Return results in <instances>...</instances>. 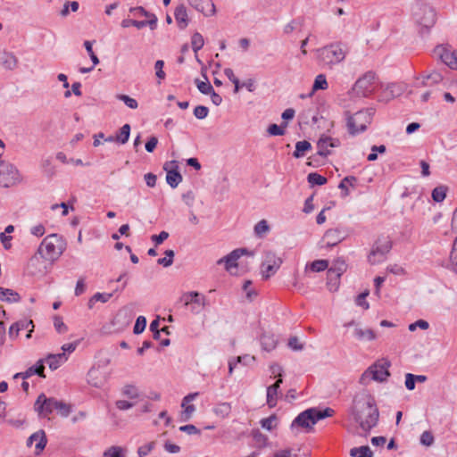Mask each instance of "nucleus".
I'll return each mask as SVG.
<instances>
[{"label": "nucleus", "mask_w": 457, "mask_h": 457, "mask_svg": "<svg viewBox=\"0 0 457 457\" xmlns=\"http://www.w3.org/2000/svg\"><path fill=\"white\" fill-rule=\"evenodd\" d=\"M351 414L360 428L366 432L377 426L379 411L375 398L370 394L356 395L353 399Z\"/></svg>", "instance_id": "1"}, {"label": "nucleus", "mask_w": 457, "mask_h": 457, "mask_svg": "<svg viewBox=\"0 0 457 457\" xmlns=\"http://www.w3.org/2000/svg\"><path fill=\"white\" fill-rule=\"evenodd\" d=\"M65 247L66 243L61 236L51 234L43 239L37 253L46 261L54 262L62 254Z\"/></svg>", "instance_id": "2"}, {"label": "nucleus", "mask_w": 457, "mask_h": 457, "mask_svg": "<svg viewBox=\"0 0 457 457\" xmlns=\"http://www.w3.org/2000/svg\"><path fill=\"white\" fill-rule=\"evenodd\" d=\"M345 114L346 116V127L348 133L354 137L366 131L367 124L371 122L372 117L375 114V109H362L356 112L354 114H351L349 111H346Z\"/></svg>", "instance_id": "3"}, {"label": "nucleus", "mask_w": 457, "mask_h": 457, "mask_svg": "<svg viewBox=\"0 0 457 457\" xmlns=\"http://www.w3.org/2000/svg\"><path fill=\"white\" fill-rule=\"evenodd\" d=\"M436 12L427 4H418L413 11V18L417 25L420 27L419 33L421 37L428 35L431 28L436 23Z\"/></svg>", "instance_id": "4"}, {"label": "nucleus", "mask_w": 457, "mask_h": 457, "mask_svg": "<svg viewBox=\"0 0 457 457\" xmlns=\"http://www.w3.org/2000/svg\"><path fill=\"white\" fill-rule=\"evenodd\" d=\"M317 52L319 61L330 68L345 58V51L340 42L325 46L318 49Z\"/></svg>", "instance_id": "5"}, {"label": "nucleus", "mask_w": 457, "mask_h": 457, "mask_svg": "<svg viewBox=\"0 0 457 457\" xmlns=\"http://www.w3.org/2000/svg\"><path fill=\"white\" fill-rule=\"evenodd\" d=\"M393 242L388 237L380 236L374 242L368 255V262L371 265L382 262L386 255L391 251Z\"/></svg>", "instance_id": "6"}, {"label": "nucleus", "mask_w": 457, "mask_h": 457, "mask_svg": "<svg viewBox=\"0 0 457 457\" xmlns=\"http://www.w3.org/2000/svg\"><path fill=\"white\" fill-rule=\"evenodd\" d=\"M376 73L367 71L359 78L352 87L351 94L357 97H369L375 91Z\"/></svg>", "instance_id": "7"}, {"label": "nucleus", "mask_w": 457, "mask_h": 457, "mask_svg": "<svg viewBox=\"0 0 457 457\" xmlns=\"http://www.w3.org/2000/svg\"><path fill=\"white\" fill-rule=\"evenodd\" d=\"M317 423L314 408H309L300 412L290 425L291 430L295 428H303L306 432L313 430V426Z\"/></svg>", "instance_id": "8"}, {"label": "nucleus", "mask_w": 457, "mask_h": 457, "mask_svg": "<svg viewBox=\"0 0 457 457\" xmlns=\"http://www.w3.org/2000/svg\"><path fill=\"white\" fill-rule=\"evenodd\" d=\"M282 262V259L278 257L274 252L266 251L261 266L262 278L267 280L273 276L280 268Z\"/></svg>", "instance_id": "9"}, {"label": "nucleus", "mask_w": 457, "mask_h": 457, "mask_svg": "<svg viewBox=\"0 0 457 457\" xmlns=\"http://www.w3.org/2000/svg\"><path fill=\"white\" fill-rule=\"evenodd\" d=\"M21 181L19 170L11 162H7L0 169V186L10 187Z\"/></svg>", "instance_id": "10"}, {"label": "nucleus", "mask_w": 457, "mask_h": 457, "mask_svg": "<svg viewBox=\"0 0 457 457\" xmlns=\"http://www.w3.org/2000/svg\"><path fill=\"white\" fill-rule=\"evenodd\" d=\"M56 408V398L47 397L41 393L34 403V411L39 418H46L52 414Z\"/></svg>", "instance_id": "11"}, {"label": "nucleus", "mask_w": 457, "mask_h": 457, "mask_svg": "<svg viewBox=\"0 0 457 457\" xmlns=\"http://www.w3.org/2000/svg\"><path fill=\"white\" fill-rule=\"evenodd\" d=\"M253 252L249 251L247 248H237L230 252L228 254L225 255L223 258L220 259L217 263H225V270L228 272H231L232 268H237L238 266L237 260L242 255H249L253 256Z\"/></svg>", "instance_id": "12"}, {"label": "nucleus", "mask_w": 457, "mask_h": 457, "mask_svg": "<svg viewBox=\"0 0 457 457\" xmlns=\"http://www.w3.org/2000/svg\"><path fill=\"white\" fill-rule=\"evenodd\" d=\"M390 366L391 362L386 359H382L374 362L370 365V368L374 369L372 370L371 379L378 382L386 381L387 378L390 376L388 370Z\"/></svg>", "instance_id": "13"}, {"label": "nucleus", "mask_w": 457, "mask_h": 457, "mask_svg": "<svg viewBox=\"0 0 457 457\" xmlns=\"http://www.w3.org/2000/svg\"><path fill=\"white\" fill-rule=\"evenodd\" d=\"M434 53L444 64L452 70H457V54L454 51L443 46H437Z\"/></svg>", "instance_id": "14"}, {"label": "nucleus", "mask_w": 457, "mask_h": 457, "mask_svg": "<svg viewBox=\"0 0 457 457\" xmlns=\"http://www.w3.org/2000/svg\"><path fill=\"white\" fill-rule=\"evenodd\" d=\"M348 234L343 228H336L328 229L323 237L326 240V247L332 248L341 243L347 237Z\"/></svg>", "instance_id": "15"}, {"label": "nucleus", "mask_w": 457, "mask_h": 457, "mask_svg": "<svg viewBox=\"0 0 457 457\" xmlns=\"http://www.w3.org/2000/svg\"><path fill=\"white\" fill-rule=\"evenodd\" d=\"M37 440H38V442L35 445V455L38 456L42 453L47 445V437L43 429H39L29 436L27 439L26 445L29 447L32 445L33 442Z\"/></svg>", "instance_id": "16"}, {"label": "nucleus", "mask_w": 457, "mask_h": 457, "mask_svg": "<svg viewBox=\"0 0 457 457\" xmlns=\"http://www.w3.org/2000/svg\"><path fill=\"white\" fill-rule=\"evenodd\" d=\"M32 375H37L38 377L43 378H46L45 360L44 359H39L36 362L35 365L29 367L24 372H18V373L14 374L13 378L17 379V378H21L22 379H27V378H30Z\"/></svg>", "instance_id": "17"}, {"label": "nucleus", "mask_w": 457, "mask_h": 457, "mask_svg": "<svg viewBox=\"0 0 457 457\" xmlns=\"http://www.w3.org/2000/svg\"><path fill=\"white\" fill-rule=\"evenodd\" d=\"M171 164H173V168L169 170L167 169L168 163H165L164 170L167 171L166 173V182L171 188H176L179 184L182 181L183 178L180 172L179 171V165L177 161H171Z\"/></svg>", "instance_id": "18"}, {"label": "nucleus", "mask_w": 457, "mask_h": 457, "mask_svg": "<svg viewBox=\"0 0 457 457\" xmlns=\"http://www.w3.org/2000/svg\"><path fill=\"white\" fill-rule=\"evenodd\" d=\"M188 3L205 16H212L215 13V6L212 0H188Z\"/></svg>", "instance_id": "19"}, {"label": "nucleus", "mask_w": 457, "mask_h": 457, "mask_svg": "<svg viewBox=\"0 0 457 457\" xmlns=\"http://www.w3.org/2000/svg\"><path fill=\"white\" fill-rule=\"evenodd\" d=\"M325 143H328V146L332 147V148L339 147L341 145V141L338 138L322 135L317 142V147L319 149L318 154H320L322 157H327L329 154H331V153H332V152H323V145Z\"/></svg>", "instance_id": "20"}, {"label": "nucleus", "mask_w": 457, "mask_h": 457, "mask_svg": "<svg viewBox=\"0 0 457 457\" xmlns=\"http://www.w3.org/2000/svg\"><path fill=\"white\" fill-rule=\"evenodd\" d=\"M346 269L347 264L345 260L341 258L335 260L332 266L328 269V273H329L330 276H335V285L337 284V280H339L340 277L346 271Z\"/></svg>", "instance_id": "21"}, {"label": "nucleus", "mask_w": 457, "mask_h": 457, "mask_svg": "<svg viewBox=\"0 0 457 457\" xmlns=\"http://www.w3.org/2000/svg\"><path fill=\"white\" fill-rule=\"evenodd\" d=\"M44 360L47 362L50 370H55L68 360V356L64 353H49Z\"/></svg>", "instance_id": "22"}, {"label": "nucleus", "mask_w": 457, "mask_h": 457, "mask_svg": "<svg viewBox=\"0 0 457 457\" xmlns=\"http://www.w3.org/2000/svg\"><path fill=\"white\" fill-rule=\"evenodd\" d=\"M174 17L180 29H185L187 27L189 20L184 4H179L176 7Z\"/></svg>", "instance_id": "23"}, {"label": "nucleus", "mask_w": 457, "mask_h": 457, "mask_svg": "<svg viewBox=\"0 0 457 457\" xmlns=\"http://www.w3.org/2000/svg\"><path fill=\"white\" fill-rule=\"evenodd\" d=\"M18 60L16 56L7 51L0 52V65H2L6 70H13L17 66Z\"/></svg>", "instance_id": "24"}, {"label": "nucleus", "mask_w": 457, "mask_h": 457, "mask_svg": "<svg viewBox=\"0 0 457 457\" xmlns=\"http://www.w3.org/2000/svg\"><path fill=\"white\" fill-rule=\"evenodd\" d=\"M180 300L184 301L185 305H188L191 303L201 304L203 306L205 305V297L201 295L197 291H191L184 294Z\"/></svg>", "instance_id": "25"}, {"label": "nucleus", "mask_w": 457, "mask_h": 457, "mask_svg": "<svg viewBox=\"0 0 457 457\" xmlns=\"http://www.w3.org/2000/svg\"><path fill=\"white\" fill-rule=\"evenodd\" d=\"M262 348L264 351L270 352L277 346L278 340L273 334L263 333L260 338Z\"/></svg>", "instance_id": "26"}, {"label": "nucleus", "mask_w": 457, "mask_h": 457, "mask_svg": "<svg viewBox=\"0 0 457 457\" xmlns=\"http://www.w3.org/2000/svg\"><path fill=\"white\" fill-rule=\"evenodd\" d=\"M0 300L7 303H18L21 295L14 290L0 287Z\"/></svg>", "instance_id": "27"}, {"label": "nucleus", "mask_w": 457, "mask_h": 457, "mask_svg": "<svg viewBox=\"0 0 457 457\" xmlns=\"http://www.w3.org/2000/svg\"><path fill=\"white\" fill-rule=\"evenodd\" d=\"M312 144L307 140L298 141L295 144V149L293 152V156L296 159L302 158L305 154L312 150Z\"/></svg>", "instance_id": "28"}, {"label": "nucleus", "mask_w": 457, "mask_h": 457, "mask_svg": "<svg viewBox=\"0 0 457 457\" xmlns=\"http://www.w3.org/2000/svg\"><path fill=\"white\" fill-rule=\"evenodd\" d=\"M130 125L126 123L124 124L116 133L115 135V140L117 143L124 145L126 144L130 136Z\"/></svg>", "instance_id": "29"}, {"label": "nucleus", "mask_w": 457, "mask_h": 457, "mask_svg": "<svg viewBox=\"0 0 457 457\" xmlns=\"http://www.w3.org/2000/svg\"><path fill=\"white\" fill-rule=\"evenodd\" d=\"M255 359L253 356L249 354H245L243 356H237L234 360H230L228 361V373L231 375L233 373L234 369L236 368L237 363H243L244 365H247L250 361H253Z\"/></svg>", "instance_id": "30"}, {"label": "nucleus", "mask_w": 457, "mask_h": 457, "mask_svg": "<svg viewBox=\"0 0 457 457\" xmlns=\"http://www.w3.org/2000/svg\"><path fill=\"white\" fill-rule=\"evenodd\" d=\"M384 94L386 95V101H388L389 99L400 96L403 94V87L395 83L389 84Z\"/></svg>", "instance_id": "31"}, {"label": "nucleus", "mask_w": 457, "mask_h": 457, "mask_svg": "<svg viewBox=\"0 0 457 457\" xmlns=\"http://www.w3.org/2000/svg\"><path fill=\"white\" fill-rule=\"evenodd\" d=\"M278 392V385H270L267 387V405L274 408L277 405V395Z\"/></svg>", "instance_id": "32"}, {"label": "nucleus", "mask_w": 457, "mask_h": 457, "mask_svg": "<svg viewBox=\"0 0 457 457\" xmlns=\"http://www.w3.org/2000/svg\"><path fill=\"white\" fill-rule=\"evenodd\" d=\"M448 191V187L444 185H440L436 187L431 193V197L436 203H442Z\"/></svg>", "instance_id": "33"}, {"label": "nucleus", "mask_w": 457, "mask_h": 457, "mask_svg": "<svg viewBox=\"0 0 457 457\" xmlns=\"http://www.w3.org/2000/svg\"><path fill=\"white\" fill-rule=\"evenodd\" d=\"M354 337L359 340L367 339L369 341L374 340L376 338L375 332L370 329H362L361 328H356L353 332Z\"/></svg>", "instance_id": "34"}, {"label": "nucleus", "mask_w": 457, "mask_h": 457, "mask_svg": "<svg viewBox=\"0 0 457 457\" xmlns=\"http://www.w3.org/2000/svg\"><path fill=\"white\" fill-rule=\"evenodd\" d=\"M357 182V178L354 176H346L339 183L338 188L342 190V197L349 195V189L345 187V183H348L351 187H354V184Z\"/></svg>", "instance_id": "35"}, {"label": "nucleus", "mask_w": 457, "mask_h": 457, "mask_svg": "<svg viewBox=\"0 0 457 457\" xmlns=\"http://www.w3.org/2000/svg\"><path fill=\"white\" fill-rule=\"evenodd\" d=\"M350 455L352 457H373V452L370 446L362 445L360 447H353L350 450Z\"/></svg>", "instance_id": "36"}, {"label": "nucleus", "mask_w": 457, "mask_h": 457, "mask_svg": "<svg viewBox=\"0 0 457 457\" xmlns=\"http://www.w3.org/2000/svg\"><path fill=\"white\" fill-rule=\"evenodd\" d=\"M287 127V122L283 121L281 125L271 123L267 128V132L270 136H283L286 133L285 129Z\"/></svg>", "instance_id": "37"}, {"label": "nucleus", "mask_w": 457, "mask_h": 457, "mask_svg": "<svg viewBox=\"0 0 457 457\" xmlns=\"http://www.w3.org/2000/svg\"><path fill=\"white\" fill-rule=\"evenodd\" d=\"M157 21H158V19H157L156 15H153L152 19H147V20H144V21L134 20L133 26L138 29H143L146 26H149L150 29L154 30L157 27Z\"/></svg>", "instance_id": "38"}, {"label": "nucleus", "mask_w": 457, "mask_h": 457, "mask_svg": "<svg viewBox=\"0 0 457 457\" xmlns=\"http://www.w3.org/2000/svg\"><path fill=\"white\" fill-rule=\"evenodd\" d=\"M306 269H309L312 272H320L327 269H328V260H315L312 262L310 264L306 266Z\"/></svg>", "instance_id": "39"}, {"label": "nucleus", "mask_w": 457, "mask_h": 457, "mask_svg": "<svg viewBox=\"0 0 457 457\" xmlns=\"http://www.w3.org/2000/svg\"><path fill=\"white\" fill-rule=\"evenodd\" d=\"M307 181L311 185V187H314L325 185L328 182V179L326 177L317 172H311L307 176Z\"/></svg>", "instance_id": "40"}, {"label": "nucleus", "mask_w": 457, "mask_h": 457, "mask_svg": "<svg viewBox=\"0 0 457 457\" xmlns=\"http://www.w3.org/2000/svg\"><path fill=\"white\" fill-rule=\"evenodd\" d=\"M231 411V405L229 403H220L213 408V412L221 418H226Z\"/></svg>", "instance_id": "41"}, {"label": "nucleus", "mask_w": 457, "mask_h": 457, "mask_svg": "<svg viewBox=\"0 0 457 457\" xmlns=\"http://www.w3.org/2000/svg\"><path fill=\"white\" fill-rule=\"evenodd\" d=\"M442 80H443L442 74L440 72L434 71L431 73H429L426 76H423L422 83L425 86H431L433 84H437Z\"/></svg>", "instance_id": "42"}, {"label": "nucleus", "mask_w": 457, "mask_h": 457, "mask_svg": "<svg viewBox=\"0 0 457 457\" xmlns=\"http://www.w3.org/2000/svg\"><path fill=\"white\" fill-rule=\"evenodd\" d=\"M125 452L123 447L112 445L104 452L103 457H125Z\"/></svg>", "instance_id": "43"}, {"label": "nucleus", "mask_w": 457, "mask_h": 457, "mask_svg": "<svg viewBox=\"0 0 457 457\" xmlns=\"http://www.w3.org/2000/svg\"><path fill=\"white\" fill-rule=\"evenodd\" d=\"M270 228L266 220L258 221L254 226V234L257 237L262 238L266 233L270 231Z\"/></svg>", "instance_id": "44"}, {"label": "nucleus", "mask_w": 457, "mask_h": 457, "mask_svg": "<svg viewBox=\"0 0 457 457\" xmlns=\"http://www.w3.org/2000/svg\"><path fill=\"white\" fill-rule=\"evenodd\" d=\"M328 88V82L326 76L324 74H319L316 76L313 85H312V92L310 94V96L312 95L313 92L317 90H325Z\"/></svg>", "instance_id": "45"}, {"label": "nucleus", "mask_w": 457, "mask_h": 457, "mask_svg": "<svg viewBox=\"0 0 457 457\" xmlns=\"http://www.w3.org/2000/svg\"><path fill=\"white\" fill-rule=\"evenodd\" d=\"M191 45L194 52L197 54L199 50H201L204 45V40L203 36L199 32H195L191 37Z\"/></svg>", "instance_id": "46"}, {"label": "nucleus", "mask_w": 457, "mask_h": 457, "mask_svg": "<svg viewBox=\"0 0 457 457\" xmlns=\"http://www.w3.org/2000/svg\"><path fill=\"white\" fill-rule=\"evenodd\" d=\"M313 408L317 422L326 418L331 417L335 413V411L329 407H326L325 409H319L317 407Z\"/></svg>", "instance_id": "47"}, {"label": "nucleus", "mask_w": 457, "mask_h": 457, "mask_svg": "<svg viewBox=\"0 0 457 457\" xmlns=\"http://www.w3.org/2000/svg\"><path fill=\"white\" fill-rule=\"evenodd\" d=\"M195 84L197 87V89L203 94V95H209L212 92L213 87L207 79L206 81H202L199 79H195Z\"/></svg>", "instance_id": "48"}, {"label": "nucleus", "mask_w": 457, "mask_h": 457, "mask_svg": "<svg viewBox=\"0 0 457 457\" xmlns=\"http://www.w3.org/2000/svg\"><path fill=\"white\" fill-rule=\"evenodd\" d=\"M122 395L129 399H137L139 397V392L136 386L128 384L122 388Z\"/></svg>", "instance_id": "49"}, {"label": "nucleus", "mask_w": 457, "mask_h": 457, "mask_svg": "<svg viewBox=\"0 0 457 457\" xmlns=\"http://www.w3.org/2000/svg\"><path fill=\"white\" fill-rule=\"evenodd\" d=\"M55 410L62 417L67 418L71 412V405L56 399Z\"/></svg>", "instance_id": "50"}, {"label": "nucleus", "mask_w": 457, "mask_h": 457, "mask_svg": "<svg viewBox=\"0 0 457 457\" xmlns=\"http://www.w3.org/2000/svg\"><path fill=\"white\" fill-rule=\"evenodd\" d=\"M165 257L160 258L157 260V263L162 265L163 267H170L173 263V258L175 253L171 249H168L164 252Z\"/></svg>", "instance_id": "51"}, {"label": "nucleus", "mask_w": 457, "mask_h": 457, "mask_svg": "<svg viewBox=\"0 0 457 457\" xmlns=\"http://www.w3.org/2000/svg\"><path fill=\"white\" fill-rule=\"evenodd\" d=\"M146 319L145 316H138L136 320L134 328H133V333L135 335H140L143 333L146 327Z\"/></svg>", "instance_id": "52"}, {"label": "nucleus", "mask_w": 457, "mask_h": 457, "mask_svg": "<svg viewBox=\"0 0 457 457\" xmlns=\"http://www.w3.org/2000/svg\"><path fill=\"white\" fill-rule=\"evenodd\" d=\"M41 166H42L44 173L48 178H52L54 175L55 170H54V167L52 164V159L51 158H47V159L43 160L42 163H41Z\"/></svg>", "instance_id": "53"}, {"label": "nucleus", "mask_w": 457, "mask_h": 457, "mask_svg": "<svg viewBox=\"0 0 457 457\" xmlns=\"http://www.w3.org/2000/svg\"><path fill=\"white\" fill-rule=\"evenodd\" d=\"M277 420V415L271 414L270 417L262 419L260 423L262 428L271 431L276 427V425H274L273 422L276 421Z\"/></svg>", "instance_id": "54"}, {"label": "nucleus", "mask_w": 457, "mask_h": 457, "mask_svg": "<svg viewBox=\"0 0 457 457\" xmlns=\"http://www.w3.org/2000/svg\"><path fill=\"white\" fill-rule=\"evenodd\" d=\"M84 46L90 57L94 66H96L100 62V61H99V58L97 57V55L93 51V42L86 40V41H84Z\"/></svg>", "instance_id": "55"}, {"label": "nucleus", "mask_w": 457, "mask_h": 457, "mask_svg": "<svg viewBox=\"0 0 457 457\" xmlns=\"http://www.w3.org/2000/svg\"><path fill=\"white\" fill-rule=\"evenodd\" d=\"M369 294L370 292L368 290L359 294L355 298L356 305L362 307L364 310H368L370 308V303L367 302L366 298Z\"/></svg>", "instance_id": "56"}, {"label": "nucleus", "mask_w": 457, "mask_h": 457, "mask_svg": "<svg viewBox=\"0 0 457 457\" xmlns=\"http://www.w3.org/2000/svg\"><path fill=\"white\" fill-rule=\"evenodd\" d=\"M117 98L130 109H137L138 106L137 101L128 95H117Z\"/></svg>", "instance_id": "57"}, {"label": "nucleus", "mask_w": 457, "mask_h": 457, "mask_svg": "<svg viewBox=\"0 0 457 457\" xmlns=\"http://www.w3.org/2000/svg\"><path fill=\"white\" fill-rule=\"evenodd\" d=\"M164 62L162 60H157L154 63L155 76L159 79V83L161 80H163L166 78V73L163 71Z\"/></svg>", "instance_id": "58"}, {"label": "nucleus", "mask_w": 457, "mask_h": 457, "mask_svg": "<svg viewBox=\"0 0 457 457\" xmlns=\"http://www.w3.org/2000/svg\"><path fill=\"white\" fill-rule=\"evenodd\" d=\"M154 447H155V443L154 441L150 442L148 444H145L142 446H139L137 449V455L139 457H145L154 449Z\"/></svg>", "instance_id": "59"}, {"label": "nucleus", "mask_w": 457, "mask_h": 457, "mask_svg": "<svg viewBox=\"0 0 457 457\" xmlns=\"http://www.w3.org/2000/svg\"><path fill=\"white\" fill-rule=\"evenodd\" d=\"M193 112L196 119L204 120L209 114V108L204 105H197L195 107Z\"/></svg>", "instance_id": "60"}, {"label": "nucleus", "mask_w": 457, "mask_h": 457, "mask_svg": "<svg viewBox=\"0 0 457 457\" xmlns=\"http://www.w3.org/2000/svg\"><path fill=\"white\" fill-rule=\"evenodd\" d=\"M54 326L56 331L59 334L65 333L68 330V327L66 324L62 321V318L60 316H54Z\"/></svg>", "instance_id": "61"}, {"label": "nucleus", "mask_w": 457, "mask_h": 457, "mask_svg": "<svg viewBox=\"0 0 457 457\" xmlns=\"http://www.w3.org/2000/svg\"><path fill=\"white\" fill-rule=\"evenodd\" d=\"M160 321L159 319H155L152 320L150 323V330L153 333V338L154 340H159L161 338V329L159 328Z\"/></svg>", "instance_id": "62"}, {"label": "nucleus", "mask_w": 457, "mask_h": 457, "mask_svg": "<svg viewBox=\"0 0 457 457\" xmlns=\"http://www.w3.org/2000/svg\"><path fill=\"white\" fill-rule=\"evenodd\" d=\"M420 444L425 446H430L434 443V436L430 431H424L420 436Z\"/></svg>", "instance_id": "63"}, {"label": "nucleus", "mask_w": 457, "mask_h": 457, "mask_svg": "<svg viewBox=\"0 0 457 457\" xmlns=\"http://www.w3.org/2000/svg\"><path fill=\"white\" fill-rule=\"evenodd\" d=\"M287 345L293 351H302L303 349V344L300 343L298 337L295 336L288 339Z\"/></svg>", "instance_id": "64"}]
</instances>
